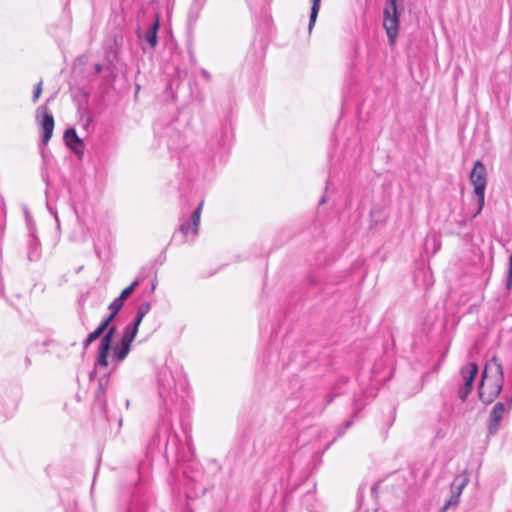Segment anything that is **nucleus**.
I'll return each instance as SVG.
<instances>
[{
  "instance_id": "9b49d317",
  "label": "nucleus",
  "mask_w": 512,
  "mask_h": 512,
  "mask_svg": "<svg viewBox=\"0 0 512 512\" xmlns=\"http://www.w3.org/2000/svg\"><path fill=\"white\" fill-rule=\"evenodd\" d=\"M202 208L203 202H201L192 213L191 222H182L180 224L179 230L184 236L187 237L189 234L196 236L198 234Z\"/></svg>"
},
{
  "instance_id": "a211bd4d",
  "label": "nucleus",
  "mask_w": 512,
  "mask_h": 512,
  "mask_svg": "<svg viewBox=\"0 0 512 512\" xmlns=\"http://www.w3.org/2000/svg\"><path fill=\"white\" fill-rule=\"evenodd\" d=\"M150 310H151V304L149 302H144L138 306L136 312H138L140 314V316L145 317L149 313Z\"/></svg>"
},
{
  "instance_id": "dca6fc26",
  "label": "nucleus",
  "mask_w": 512,
  "mask_h": 512,
  "mask_svg": "<svg viewBox=\"0 0 512 512\" xmlns=\"http://www.w3.org/2000/svg\"><path fill=\"white\" fill-rule=\"evenodd\" d=\"M137 285H138V281L135 280L131 285L126 287L117 298L124 302L130 296V294L135 290Z\"/></svg>"
},
{
  "instance_id": "1a4fd4ad",
  "label": "nucleus",
  "mask_w": 512,
  "mask_h": 512,
  "mask_svg": "<svg viewBox=\"0 0 512 512\" xmlns=\"http://www.w3.org/2000/svg\"><path fill=\"white\" fill-rule=\"evenodd\" d=\"M39 114H42V120L40 122L42 128V143L47 145L53 134L54 118L45 105L37 109V115Z\"/></svg>"
},
{
  "instance_id": "393cba45",
  "label": "nucleus",
  "mask_w": 512,
  "mask_h": 512,
  "mask_svg": "<svg viewBox=\"0 0 512 512\" xmlns=\"http://www.w3.org/2000/svg\"><path fill=\"white\" fill-rule=\"evenodd\" d=\"M91 121H92L91 117H88L87 120H86L85 127H87L90 124Z\"/></svg>"
},
{
  "instance_id": "6ab92c4d",
  "label": "nucleus",
  "mask_w": 512,
  "mask_h": 512,
  "mask_svg": "<svg viewBox=\"0 0 512 512\" xmlns=\"http://www.w3.org/2000/svg\"><path fill=\"white\" fill-rule=\"evenodd\" d=\"M104 333V331L98 326L92 333H90L87 338H89L90 341L94 342L95 340H97L102 334Z\"/></svg>"
},
{
  "instance_id": "aec40b11",
  "label": "nucleus",
  "mask_w": 512,
  "mask_h": 512,
  "mask_svg": "<svg viewBox=\"0 0 512 512\" xmlns=\"http://www.w3.org/2000/svg\"><path fill=\"white\" fill-rule=\"evenodd\" d=\"M42 93V81H40L35 90H34V94H33V101L36 102L38 100V98L40 97Z\"/></svg>"
},
{
  "instance_id": "f257e3e1",
  "label": "nucleus",
  "mask_w": 512,
  "mask_h": 512,
  "mask_svg": "<svg viewBox=\"0 0 512 512\" xmlns=\"http://www.w3.org/2000/svg\"><path fill=\"white\" fill-rule=\"evenodd\" d=\"M504 383L503 368L494 357L485 364L479 384V397L483 402L490 403L501 392Z\"/></svg>"
},
{
  "instance_id": "f3484780",
  "label": "nucleus",
  "mask_w": 512,
  "mask_h": 512,
  "mask_svg": "<svg viewBox=\"0 0 512 512\" xmlns=\"http://www.w3.org/2000/svg\"><path fill=\"white\" fill-rule=\"evenodd\" d=\"M124 302L121 301L118 298H115L112 303L109 305L108 309L110 310V313L117 316L119 311L122 309Z\"/></svg>"
},
{
  "instance_id": "4468645a",
  "label": "nucleus",
  "mask_w": 512,
  "mask_h": 512,
  "mask_svg": "<svg viewBox=\"0 0 512 512\" xmlns=\"http://www.w3.org/2000/svg\"><path fill=\"white\" fill-rule=\"evenodd\" d=\"M159 29V20L156 18L154 24L150 27L146 34V41L149 43L151 47H155L157 44V32Z\"/></svg>"
},
{
  "instance_id": "423d86ee",
  "label": "nucleus",
  "mask_w": 512,
  "mask_h": 512,
  "mask_svg": "<svg viewBox=\"0 0 512 512\" xmlns=\"http://www.w3.org/2000/svg\"><path fill=\"white\" fill-rule=\"evenodd\" d=\"M116 315L110 313L99 325V327L105 331L108 330L107 333L103 336L100 341L99 349H98V358L97 365L102 367H107L108 365V354L111 349V342L113 336L116 332L115 326H110V323L115 319Z\"/></svg>"
},
{
  "instance_id": "9d476101",
  "label": "nucleus",
  "mask_w": 512,
  "mask_h": 512,
  "mask_svg": "<svg viewBox=\"0 0 512 512\" xmlns=\"http://www.w3.org/2000/svg\"><path fill=\"white\" fill-rule=\"evenodd\" d=\"M468 481L469 480L467 476H458L454 479L451 485V496L443 506L441 512H445L450 507H455L459 503L462 491L467 485Z\"/></svg>"
},
{
  "instance_id": "2eb2a0df",
  "label": "nucleus",
  "mask_w": 512,
  "mask_h": 512,
  "mask_svg": "<svg viewBox=\"0 0 512 512\" xmlns=\"http://www.w3.org/2000/svg\"><path fill=\"white\" fill-rule=\"evenodd\" d=\"M312 1V7H311V12H310V18H309V25H308V30L309 32L312 31L314 25H315V22H316V19H317V16H318V12H319V9H320V2L321 0H311Z\"/></svg>"
},
{
  "instance_id": "0eeeda50",
  "label": "nucleus",
  "mask_w": 512,
  "mask_h": 512,
  "mask_svg": "<svg viewBox=\"0 0 512 512\" xmlns=\"http://www.w3.org/2000/svg\"><path fill=\"white\" fill-rule=\"evenodd\" d=\"M512 409V398L506 401L497 402L489 415L487 422V430L489 435H495L501 428V422L510 413Z\"/></svg>"
},
{
  "instance_id": "ddd939ff",
  "label": "nucleus",
  "mask_w": 512,
  "mask_h": 512,
  "mask_svg": "<svg viewBox=\"0 0 512 512\" xmlns=\"http://www.w3.org/2000/svg\"><path fill=\"white\" fill-rule=\"evenodd\" d=\"M109 384V376L105 375L101 377L98 381V390L95 393V399L97 402H99L101 405L105 404V394L106 390Z\"/></svg>"
},
{
  "instance_id": "f03ea898",
  "label": "nucleus",
  "mask_w": 512,
  "mask_h": 512,
  "mask_svg": "<svg viewBox=\"0 0 512 512\" xmlns=\"http://www.w3.org/2000/svg\"><path fill=\"white\" fill-rule=\"evenodd\" d=\"M160 395L173 398L185 393L188 388L187 378L181 368H163L159 373Z\"/></svg>"
},
{
  "instance_id": "7ed1b4c3",
  "label": "nucleus",
  "mask_w": 512,
  "mask_h": 512,
  "mask_svg": "<svg viewBox=\"0 0 512 512\" xmlns=\"http://www.w3.org/2000/svg\"><path fill=\"white\" fill-rule=\"evenodd\" d=\"M143 318L144 316H140V314L136 312L135 319L125 326L120 341L112 348V361L119 363L128 356L131 350V344L138 333Z\"/></svg>"
},
{
  "instance_id": "b1692460",
  "label": "nucleus",
  "mask_w": 512,
  "mask_h": 512,
  "mask_svg": "<svg viewBox=\"0 0 512 512\" xmlns=\"http://www.w3.org/2000/svg\"><path fill=\"white\" fill-rule=\"evenodd\" d=\"M95 70H96V72H100L102 70V66L100 64H97L95 66Z\"/></svg>"
},
{
  "instance_id": "412c9836",
  "label": "nucleus",
  "mask_w": 512,
  "mask_h": 512,
  "mask_svg": "<svg viewBox=\"0 0 512 512\" xmlns=\"http://www.w3.org/2000/svg\"><path fill=\"white\" fill-rule=\"evenodd\" d=\"M201 75L206 81H209L211 78L210 73L205 69H201Z\"/></svg>"
},
{
  "instance_id": "4be33fe9",
  "label": "nucleus",
  "mask_w": 512,
  "mask_h": 512,
  "mask_svg": "<svg viewBox=\"0 0 512 512\" xmlns=\"http://www.w3.org/2000/svg\"><path fill=\"white\" fill-rule=\"evenodd\" d=\"M508 277H509V279H512V254L509 257Z\"/></svg>"
},
{
  "instance_id": "20e7f679",
  "label": "nucleus",
  "mask_w": 512,
  "mask_h": 512,
  "mask_svg": "<svg viewBox=\"0 0 512 512\" xmlns=\"http://www.w3.org/2000/svg\"><path fill=\"white\" fill-rule=\"evenodd\" d=\"M399 1L400 0H386L383 10V27L391 46L395 45L399 33L400 13L397 6Z\"/></svg>"
},
{
  "instance_id": "6e6552de",
  "label": "nucleus",
  "mask_w": 512,
  "mask_h": 512,
  "mask_svg": "<svg viewBox=\"0 0 512 512\" xmlns=\"http://www.w3.org/2000/svg\"><path fill=\"white\" fill-rule=\"evenodd\" d=\"M478 374V366L475 363H469L461 369V378L463 384L459 389V398L465 401L473 389V382Z\"/></svg>"
},
{
  "instance_id": "f8f14e48",
  "label": "nucleus",
  "mask_w": 512,
  "mask_h": 512,
  "mask_svg": "<svg viewBox=\"0 0 512 512\" xmlns=\"http://www.w3.org/2000/svg\"><path fill=\"white\" fill-rule=\"evenodd\" d=\"M66 145L76 154H82L84 150L83 141L77 136L75 129L69 128L64 132Z\"/></svg>"
},
{
  "instance_id": "39448f33",
  "label": "nucleus",
  "mask_w": 512,
  "mask_h": 512,
  "mask_svg": "<svg viewBox=\"0 0 512 512\" xmlns=\"http://www.w3.org/2000/svg\"><path fill=\"white\" fill-rule=\"evenodd\" d=\"M470 181L474 186V194L477 199L478 208L475 215L479 214L484 206L485 188L487 184V172L481 161H476L470 173Z\"/></svg>"
},
{
  "instance_id": "5701e85b",
  "label": "nucleus",
  "mask_w": 512,
  "mask_h": 512,
  "mask_svg": "<svg viewBox=\"0 0 512 512\" xmlns=\"http://www.w3.org/2000/svg\"><path fill=\"white\" fill-rule=\"evenodd\" d=\"M92 343V341L89 340V338H86L83 342L84 349H87L88 346Z\"/></svg>"
},
{
  "instance_id": "a878e982",
  "label": "nucleus",
  "mask_w": 512,
  "mask_h": 512,
  "mask_svg": "<svg viewBox=\"0 0 512 512\" xmlns=\"http://www.w3.org/2000/svg\"><path fill=\"white\" fill-rule=\"evenodd\" d=\"M54 216H55V220H56L57 226H59V219H58L57 214H56V213H54Z\"/></svg>"
}]
</instances>
